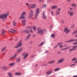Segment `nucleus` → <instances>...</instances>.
Returning a JSON list of instances; mask_svg holds the SVG:
<instances>
[{
  "instance_id": "nucleus-48",
  "label": "nucleus",
  "mask_w": 77,
  "mask_h": 77,
  "mask_svg": "<svg viewBox=\"0 0 77 77\" xmlns=\"http://www.w3.org/2000/svg\"><path fill=\"white\" fill-rule=\"evenodd\" d=\"M47 5H43V8H45V7Z\"/></svg>"
},
{
  "instance_id": "nucleus-43",
  "label": "nucleus",
  "mask_w": 77,
  "mask_h": 77,
  "mask_svg": "<svg viewBox=\"0 0 77 77\" xmlns=\"http://www.w3.org/2000/svg\"><path fill=\"white\" fill-rule=\"evenodd\" d=\"M61 11V9L60 8H57V11H59V12H60V11Z\"/></svg>"
},
{
  "instance_id": "nucleus-63",
  "label": "nucleus",
  "mask_w": 77,
  "mask_h": 77,
  "mask_svg": "<svg viewBox=\"0 0 77 77\" xmlns=\"http://www.w3.org/2000/svg\"><path fill=\"white\" fill-rule=\"evenodd\" d=\"M5 54V52H4V53H3V55H4V54Z\"/></svg>"
},
{
  "instance_id": "nucleus-62",
  "label": "nucleus",
  "mask_w": 77,
  "mask_h": 77,
  "mask_svg": "<svg viewBox=\"0 0 77 77\" xmlns=\"http://www.w3.org/2000/svg\"><path fill=\"white\" fill-rule=\"evenodd\" d=\"M35 36H36L35 35H33V37H35Z\"/></svg>"
},
{
  "instance_id": "nucleus-56",
  "label": "nucleus",
  "mask_w": 77,
  "mask_h": 77,
  "mask_svg": "<svg viewBox=\"0 0 77 77\" xmlns=\"http://www.w3.org/2000/svg\"><path fill=\"white\" fill-rule=\"evenodd\" d=\"M77 34L75 35V38H77Z\"/></svg>"
},
{
  "instance_id": "nucleus-49",
  "label": "nucleus",
  "mask_w": 77,
  "mask_h": 77,
  "mask_svg": "<svg viewBox=\"0 0 77 77\" xmlns=\"http://www.w3.org/2000/svg\"><path fill=\"white\" fill-rule=\"evenodd\" d=\"M29 29H33V27H32V26H31L29 27Z\"/></svg>"
},
{
  "instance_id": "nucleus-18",
  "label": "nucleus",
  "mask_w": 77,
  "mask_h": 77,
  "mask_svg": "<svg viewBox=\"0 0 77 77\" xmlns=\"http://www.w3.org/2000/svg\"><path fill=\"white\" fill-rule=\"evenodd\" d=\"M52 9H55L56 8H57V6L56 5H54L51 7Z\"/></svg>"
},
{
  "instance_id": "nucleus-23",
  "label": "nucleus",
  "mask_w": 77,
  "mask_h": 77,
  "mask_svg": "<svg viewBox=\"0 0 77 77\" xmlns=\"http://www.w3.org/2000/svg\"><path fill=\"white\" fill-rule=\"evenodd\" d=\"M44 43H45V42H42L40 44L38 45V46L39 47H41V46H42V45H43Z\"/></svg>"
},
{
  "instance_id": "nucleus-46",
  "label": "nucleus",
  "mask_w": 77,
  "mask_h": 77,
  "mask_svg": "<svg viewBox=\"0 0 77 77\" xmlns=\"http://www.w3.org/2000/svg\"><path fill=\"white\" fill-rule=\"evenodd\" d=\"M57 53L58 54H61V52H58Z\"/></svg>"
},
{
  "instance_id": "nucleus-24",
  "label": "nucleus",
  "mask_w": 77,
  "mask_h": 77,
  "mask_svg": "<svg viewBox=\"0 0 77 77\" xmlns=\"http://www.w3.org/2000/svg\"><path fill=\"white\" fill-rule=\"evenodd\" d=\"M8 74L9 77H12V73L11 72H9L8 73Z\"/></svg>"
},
{
  "instance_id": "nucleus-19",
  "label": "nucleus",
  "mask_w": 77,
  "mask_h": 77,
  "mask_svg": "<svg viewBox=\"0 0 77 77\" xmlns=\"http://www.w3.org/2000/svg\"><path fill=\"white\" fill-rule=\"evenodd\" d=\"M75 41V39H72L66 42H74Z\"/></svg>"
},
{
  "instance_id": "nucleus-21",
  "label": "nucleus",
  "mask_w": 77,
  "mask_h": 77,
  "mask_svg": "<svg viewBox=\"0 0 77 77\" xmlns=\"http://www.w3.org/2000/svg\"><path fill=\"white\" fill-rule=\"evenodd\" d=\"M2 68L3 70H7L8 69V67L5 66H3Z\"/></svg>"
},
{
  "instance_id": "nucleus-41",
  "label": "nucleus",
  "mask_w": 77,
  "mask_h": 77,
  "mask_svg": "<svg viewBox=\"0 0 77 77\" xmlns=\"http://www.w3.org/2000/svg\"><path fill=\"white\" fill-rule=\"evenodd\" d=\"M5 49H6V48H2V51H4L5 50Z\"/></svg>"
},
{
  "instance_id": "nucleus-12",
  "label": "nucleus",
  "mask_w": 77,
  "mask_h": 77,
  "mask_svg": "<svg viewBox=\"0 0 77 77\" xmlns=\"http://www.w3.org/2000/svg\"><path fill=\"white\" fill-rule=\"evenodd\" d=\"M52 72H53V70H50L47 72L46 73V75H47L48 76L50 75L52 73Z\"/></svg>"
},
{
  "instance_id": "nucleus-55",
  "label": "nucleus",
  "mask_w": 77,
  "mask_h": 77,
  "mask_svg": "<svg viewBox=\"0 0 77 77\" xmlns=\"http://www.w3.org/2000/svg\"><path fill=\"white\" fill-rule=\"evenodd\" d=\"M58 45H56V46H55V47L54 48H55H55H56L58 47Z\"/></svg>"
},
{
  "instance_id": "nucleus-27",
  "label": "nucleus",
  "mask_w": 77,
  "mask_h": 77,
  "mask_svg": "<svg viewBox=\"0 0 77 77\" xmlns=\"http://www.w3.org/2000/svg\"><path fill=\"white\" fill-rule=\"evenodd\" d=\"M55 61L54 60H53L49 62L48 63V64H51V63H54L55 62Z\"/></svg>"
},
{
  "instance_id": "nucleus-22",
  "label": "nucleus",
  "mask_w": 77,
  "mask_h": 77,
  "mask_svg": "<svg viewBox=\"0 0 77 77\" xmlns=\"http://www.w3.org/2000/svg\"><path fill=\"white\" fill-rule=\"evenodd\" d=\"M15 75H21V73L20 72H16L15 73Z\"/></svg>"
},
{
  "instance_id": "nucleus-31",
  "label": "nucleus",
  "mask_w": 77,
  "mask_h": 77,
  "mask_svg": "<svg viewBox=\"0 0 77 77\" xmlns=\"http://www.w3.org/2000/svg\"><path fill=\"white\" fill-rule=\"evenodd\" d=\"M76 33H77V30L74 31L72 33V35H75V34H76Z\"/></svg>"
},
{
  "instance_id": "nucleus-36",
  "label": "nucleus",
  "mask_w": 77,
  "mask_h": 77,
  "mask_svg": "<svg viewBox=\"0 0 77 77\" xmlns=\"http://www.w3.org/2000/svg\"><path fill=\"white\" fill-rule=\"evenodd\" d=\"M71 6H73V7H76V5L75 4H73L71 5Z\"/></svg>"
},
{
  "instance_id": "nucleus-20",
  "label": "nucleus",
  "mask_w": 77,
  "mask_h": 77,
  "mask_svg": "<svg viewBox=\"0 0 77 77\" xmlns=\"http://www.w3.org/2000/svg\"><path fill=\"white\" fill-rule=\"evenodd\" d=\"M11 30L12 31H9V32H11V33H14L15 32H17V30H15L13 29H11Z\"/></svg>"
},
{
  "instance_id": "nucleus-44",
  "label": "nucleus",
  "mask_w": 77,
  "mask_h": 77,
  "mask_svg": "<svg viewBox=\"0 0 77 77\" xmlns=\"http://www.w3.org/2000/svg\"><path fill=\"white\" fill-rule=\"evenodd\" d=\"M59 48H63V45H61L59 46Z\"/></svg>"
},
{
  "instance_id": "nucleus-37",
  "label": "nucleus",
  "mask_w": 77,
  "mask_h": 77,
  "mask_svg": "<svg viewBox=\"0 0 77 77\" xmlns=\"http://www.w3.org/2000/svg\"><path fill=\"white\" fill-rule=\"evenodd\" d=\"M77 60V58H72V61H75V60Z\"/></svg>"
},
{
  "instance_id": "nucleus-53",
  "label": "nucleus",
  "mask_w": 77,
  "mask_h": 77,
  "mask_svg": "<svg viewBox=\"0 0 77 77\" xmlns=\"http://www.w3.org/2000/svg\"><path fill=\"white\" fill-rule=\"evenodd\" d=\"M73 45H76V42H75V43H73Z\"/></svg>"
},
{
  "instance_id": "nucleus-32",
  "label": "nucleus",
  "mask_w": 77,
  "mask_h": 77,
  "mask_svg": "<svg viewBox=\"0 0 77 77\" xmlns=\"http://www.w3.org/2000/svg\"><path fill=\"white\" fill-rule=\"evenodd\" d=\"M14 64H15V63H11L9 64V66H13V65H14Z\"/></svg>"
},
{
  "instance_id": "nucleus-11",
  "label": "nucleus",
  "mask_w": 77,
  "mask_h": 77,
  "mask_svg": "<svg viewBox=\"0 0 77 77\" xmlns=\"http://www.w3.org/2000/svg\"><path fill=\"white\" fill-rule=\"evenodd\" d=\"M67 12L70 16H72L74 14V13L73 12L70 11H68Z\"/></svg>"
},
{
  "instance_id": "nucleus-16",
  "label": "nucleus",
  "mask_w": 77,
  "mask_h": 77,
  "mask_svg": "<svg viewBox=\"0 0 77 77\" xmlns=\"http://www.w3.org/2000/svg\"><path fill=\"white\" fill-rule=\"evenodd\" d=\"M30 36H31V34H29L27 36V37H26V38L25 39V41H27V40H29V39Z\"/></svg>"
},
{
  "instance_id": "nucleus-10",
  "label": "nucleus",
  "mask_w": 77,
  "mask_h": 77,
  "mask_svg": "<svg viewBox=\"0 0 77 77\" xmlns=\"http://www.w3.org/2000/svg\"><path fill=\"white\" fill-rule=\"evenodd\" d=\"M28 55L29 54L28 53L26 54V53H23L22 54V56H23L24 55H25V56H24V57H23V59H26V57H27V56H28Z\"/></svg>"
},
{
  "instance_id": "nucleus-30",
  "label": "nucleus",
  "mask_w": 77,
  "mask_h": 77,
  "mask_svg": "<svg viewBox=\"0 0 77 77\" xmlns=\"http://www.w3.org/2000/svg\"><path fill=\"white\" fill-rule=\"evenodd\" d=\"M51 36L52 38H55V35L54 34H51Z\"/></svg>"
},
{
  "instance_id": "nucleus-29",
  "label": "nucleus",
  "mask_w": 77,
  "mask_h": 77,
  "mask_svg": "<svg viewBox=\"0 0 77 77\" xmlns=\"http://www.w3.org/2000/svg\"><path fill=\"white\" fill-rule=\"evenodd\" d=\"M77 46H73L72 48L73 50H76L77 49Z\"/></svg>"
},
{
  "instance_id": "nucleus-26",
  "label": "nucleus",
  "mask_w": 77,
  "mask_h": 77,
  "mask_svg": "<svg viewBox=\"0 0 77 77\" xmlns=\"http://www.w3.org/2000/svg\"><path fill=\"white\" fill-rule=\"evenodd\" d=\"M17 57V54H14V56L11 57L10 58V59H15V57Z\"/></svg>"
},
{
  "instance_id": "nucleus-60",
  "label": "nucleus",
  "mask_w": 77,
  "mask_h": 77,
  "mask_svg": "<svg viewBox=\"0 0 77 77\" xmlns=\"http://www.w3.org/2000/svg\"><path fill=\"white\" fill-rule=\"evenodd\" d=\"M43 0H39V2H41Z\"/></svg>"
},
{
  "instance_id": "nucleus-3",
  "label": "nucleus",
  "mask_w": 77,
  "mask_h": 77,
  "mask_svg": "<svg viewBox=\"0 0 77 77\" xmlns=\"http://www.w3.org/2000/svg\"><path fill=\"white\" fill-rule=\"evenodd\" d=\"M38 34H40L41 35H42V34L44 33L45 32H46L45 29H43L40 28H39L37 29Z\"/></svg>"
},
{
  "instance_id": "nucleus-9",
  "label": "nucleus",
  "mask_w": 77,
  "mask_h": 77,
  "mask_svg": "<svg viewBox=\"0 0 77 77\" xmlns=\"http://www.w3.org/2000/svg\"><path fill=\"white\" fill-rule=\"evenodd\" d=\"M64 60V58H62L60 59L57 62V64H59L60 63H62L63 61Z\"/></svg>"
},
{
  "instance_id": "nucleus-4",
  "label": "nucleus",
  "mask_w": 77,
  "mask_h": 77,
  "mask_svg": "<svg viewBox=\"0 0 77 77\" xmlns=\"http://www.w3.org/2000/svg\"><path fill=\"white\" fill-rule=\"evenodd\" d=\"M22 40H20V41L17 43V45L14 46L13 47L14 48H19L20 47H21L22 45Z\"/></svg>"
},
{
  "instance_id": "nucleus-51",
  "label": "nucleus",
  "mask_w": 77,
  "mask_h": 77,
  "mask_svg": "<svg viewBox=\"0 0 77 77\" xmlns=\"http://www.w3.org/2000/svg\"><path fill=\"white\" fill-rule=\"evenodd\" d=\"M69 9L70 10H73V8H71V7H70L69 8Z\"/></svg>"
},
{
  "instance_id": "nucleus-5",
  "label": "nucleus",
  "mask_w": 77,
  "mask_h": 77,
  "mask_svg": "<svg viewBox=\"0 0 77 77\" xmlns=\"http://www.w3.org/2000/svg\"><path fill=\"white\" fill-rule=\"evenodd\" d=\"M39 14V8H37L35 10V18L36 19L38 17V14Z\"/></svg>"
},
{
  "instance_id": "nucleus-45",
  "label": "nucleus",
  "mask_w": 77,
  "mask_h": 77,
  "mask_svg": "<svg viewBox=\"0 0 77 77\" xmlns=\"http://www.w3.org/2000/svg\"><path fill=\"white\" fill-rule=\"evenodd\" d=\"M30 32L31 33H33V30H30Z\"/></svg>"
},
{
  "instance_id": "nucleus-33",
  "label": "nucleus",
  "mask_w": 77,
  "mask_h": 77,
  "mask_svg": "<svg viewBox=\"0 0 77 77\" xmlns=\"http://www.w3.org/2000/svg\"><path fill=\"white\" fill-rule=\"evenodd\" d=\"M5 30H2V35H4L5 33Z\"/></svg>"
},
{
  "instance_id": "nucleus-58",
  "label": "nucleus",
  "mask_w": 77,
  "mask_h": 77,
  "mask_svg": "<svg viewBox=\"0 0 77 77\" xmlns=\"http://www.w3.org/2000/svg\"><path fill=\"white\" fill-rule=\"evenodd\" d=\"M73 77H77V75H74L73 76Z\"/></svg>"
},
{
  "instance_id": "nucleus-6",
  "label": "nucleus",
  "mask_w": 77,
  "mask_h": 77,
  "mask_svg": "<svg viewBox=\"0 0 77 77\" xmlns=\"http://www.w3.org/2000/svg\"><path fill=\"white\" fill-rule=\"evenodd\" d=\"M34 15V11L32 10H30L29 15V18H31L32 17H33Z\"/></svg>"
},
{
  "instance_id": "nucleus-42",
  "label": "nucleus",
  "mask_w": 77,
  "mask_h": 77,
  "mask_svg": "<svg viewBox=\"0 0 77 77\" xmlns=\"http://www.w3.org/2000/svg\"><path fill=\"white\" fill-rule=\"evenodd\" d=\"M51 15L52 16H53V14H54V12L52 11H51Z\"/></svg>"
},
{
  "instance_id": "nucleus-25",
  "label": "nucleus",
  "mask_w": 77,
  "mask_h": 77,
  "mask_svg": "<svg viewBox=\"0 0 77 77\" xmlns=\"http://www.w3.org/2000/svg\"><path fill=\"white\" fill-rule=\"evenodd\" d=\"M60 13V11H56V12L55 13L56 15H59V14Z\"/></svg>"
},
{
  "instance_id": "nucleus-15",
  "label": "nucleus",
  "mask_w": 77,
  "mask_h": 77,
  "mask_svg": "<svg viewBox=\"0 0 77 77\" xmlns=\"http://www.w3.org/2000/svg\"><path fill=\"white\" fill-rule=\"evenodd\" d=\"M22 21L23 26H26V20H23Z\"/></svg>"
},
{
  "instance_id": "nucleus-8",
  "label": "nucleus",
  "mask_w": 77,
  "mask_h": 77,
  "mask_svg": "<svg viewBox=\"0 0 77 77\" xmlns=\"http://www.w3.org/2000/svg\"><path fill=\"white\" fill-rule=\"evenodd\" d=\"M70 29H68V27H66L63 30L64 32V33H65L66 34H67L69 32H70Z\"/></svg>"
},
{
  "instance_id": "nucleus-57",
  "label": "nucleus",
  "mask_w": 77,
  "mask_h": 77,
  "mask_svg": "<svg viewBox=\"0 0 77 77\" xmlns=\"http://www.w3.org/2000/svg\"><path fill=\"white\" fill-rule=\"evenodd\" d=\"M66 46H67V45H66V44H65V45H64V47H66Z\"/></svg>"
},
{
  "instance_id": "nucleus-64",
  "label": "nucleus",
  "mask_w": 77,
  "mask_h": 77,
  "mask_svg": "<svg viewBox=\"0 0 77 77\" xmlns=\"http://www.w3.org/2000/svg\"><path fill=\"white\" fill-rule=\"evenodd\" d=\"M77 60L76 61H75V62H74V63H77Z\"/></svg>"
},
{
  "instance_id": "nucleus-52",
  "label": "nucleus",
  "mask_w": 77,
  "mask_h": 77,
  "mask_svg": "<svg viewBox=\"0 0 77 77\" xmlns=\"http://www.w3.org/2000/svg\"><path fill=\"white\" fill-rule=\"evenodd\" d=\"M48 51H45V53H48Z\"/></svg>"
},
{
  "instance_id": "nucleus-40",
  "label": "nucleus",
  "mask_w": 77,
  "mask_h": 77,
  "mask_svg": "<svg viewBox=\"0 0 77 77\" xmlns=\"http://www.w3.org/2000/svg\"><path fill=\"white\" fill-rule=\"evenodd\" d=\"M33 29L34 31H36V26H34L33 27Z\"/></svg>"
},
{
  "instance_id": "nucleus-35",
  "label": "nucleus",
  "mask_w": 77,
  "mask_h": 77,
  "mask_svg": "<svg viewBox=\"0 0 77 77\" xmlns=\"http://www.w3.org/2000/svg\"><path fill=\"white\" fill-rule=\"evenodd\" d=\"M20 59H21L20 58H18L16 60L17 62H20Z\"/></svg>"
},
{
  "instance_id": "nucleus-34",
  "label": "nucleus",
  "mask_w": 77,
  "mask_h": 77,
  "mask_svg": "<svg viewBox=\"0 0 77 77\" xmlns=\"http://www.w3.org/2000/svg\"><path fill=\"white\" fill-rule=\"evenodd\" d=\"M71 46H69L68 47L64 48V49L65 50H67V49H69V48H71Z\"/></svg>"
},
{
  "instance_id": "nucleus-13",
  "label": "nucleus",
  "mask_w": 77,
  "mask_h": 77,
  "mask_svg": "<svg viewBox=\"0 0 77 77\" xmlns=\"http://www.w3.org/2000/svg\"><path fill=\"white\" fill-rule=\"evenodd\" d=\"M42 18L43 19H44L45 20H46V19L47 18V17L46 15H45V12H44V11H43V13Z\"/></svg>"
},
{
  "instance_id": "nucleus-28",
  "label": "nucleus",
  "mask_w": 77,
  "mask_h": 77,
  "mask_svg": "<svg viewBox=\"0 0 77 77\" xmlns=\"http://www.w3.org/2000/svg\"><path fill=\"white\" fill-rule=\"evenodd\" d=\"M60 69L59 68H57L54 69V71H59V70H60Z\"/></svg>"
},
{
  "instance_id": "nucleus-39",
  "label": "nucleus",
  "mask_w": 77,
  "mask_h": 77,
  "mask_svg": "<svg viewBox=\"0 0 77 77\" xmlns=\"http://www.w3.org/2000/svg\"><path fill=\"white\" fill-rule=\"evenodd\" d=\"M72 51H74V50H73L72 48L70 49L69 50V52H71Z\"/></svg>"
},
{
  "instance_id": "nucleus-17",
  "label": "nucleus",
  "mask_w": 77,
  "mask_h": 77,
  "mask_svg": "<svg viewBox=\"0 0 77 77\" xmlns=\"http://www.w3.org/2000/svg\"><path fill=\"white\" fill-rule=\"evenodd\" d=\"M22 32V33H23V32H25V33H29V31L27 29H26L23 30Z\"/></svg>"
},
{
  "instance_id": "nucleus-14",
  "label": "nucleus",
  "mask_w": 77,
  "mask_h": 77,
  "mask_svg": "<svg viewBox=\"0 0 77 77\" xmlns=\"http://www.w3.org/2000/svg\"><path fill=\"white\" fill-rule=\"evenodd\" d=\"M23 48H20L19 49L17 50V53H21V52L22 51H23Z\"/></svg>"
},
{
  "instance_id": "nucleus-7",
  "label": "nucleus",
  "mask_w": 77,
  "mask_h": 77,
  "mask_svg": "<svg viewBox=\"0 0 77 77\" xmlns=\"http://www.w3.org/2000/svg\"><path fill=\"white\" fill-rule=\"evenodd\" d=\"M26 15V12H22L21 14V16L20 17V19H24L26 18V17H24Z\"/></svg>"
},
{
  "instance_id": "nucleus-61",
  "label": "nucleus",
  "mask_w": 77,
  "mask_h": 77,
  "mask_svg": "<svg viewBox=\"0 0 77 77\" xmlns=\"http://www.w3.org/2000/svg\"><path fill=\"white\" fill-rule=\"evenodd\" d=\"M75 40L76 42H77V39H75Z\"/></svg>"
},
{
  "instance_id": "nucleus-54",
  "label": "nucleus",
  "mask_w": 77,
  "mask_h": 77,
  "mask_svg": "<svg viewBox=\"0 0 77 77\" xmlns=\"http://www.w3.org/2000/svg\"><path fill=\"white\" fill-rule=\"evenodd\" d=\"M62 43H60L58 44V45H60V44H62Z\"/></svg>"
},
{
  "instance_id": "nucleus-59",
  "label": "nucleus",
  "mask_w": 77,
  "mask_h": 77,
  "mask_svg": "<svg viewBox=\"0 0 77 77\" xmlns=\"http://www.w3.org/2000/svg\"><path fill=\"white\" fill-rule=\"evenodd\" d=\"M65 50V48H64V49H61V50L62 51H63V50Z\"/></svg>"
},
{
  "instance_id": "nucleus-2",
  "label": "nucleus",
  "mask_w": 77,
  "mask_h": 77,
  "mask_svg": "<svg viewBox=\"0 0 77 77\" xmlns=\"http://www.w3.org/2000/svg\"><path fill=\"white\" fill-rule=\"evenodd\" d=\"M9 14V13L7 12L6 14L0 15V19H6Z\"/></svg>"
},
{
  "instance_id": "nucleus-50",
  "label": "nucleus",
  "mask_w": 77,
  "mask_h": 77,
  "mask_svg": "<svg viewBox=\"0 0 77 77\" xmlns=\"http://www.w3.org/2000/svg\"><path fill=\"white\" fill-rule=\"evenodd\" d=\"M75 65V64H72L70 66H74Z\"/></svg>"
},
{
  "instance_id": "nucleus-47",
  "label": "nucleus",
  "mask_w": 77,
  "mask_h": 77,
  "mask_svg": "<svg viewBox=\"0 0 77 77\" xmlns=\"http://www.w3.org/2000/svg\"><path fill=\"white\" fill-rule=\"evenodd\" d=\"M75 26V25L73 24V25L71 26V28H73V27H74V26Z\"/></svg>"
},
{
  "instance_id": "nucleus-38",
  "label": "nucleus",
  "mask_w": 77,
  "mask_h": 77,
  "mask_svg": "<svg viewBox=\"0 0 77 77\" xmlns=\"http://www.w3.org/2000/svg\"><path fill=\"white\" fill-rule=\"evenodd\" d=\"M16 22H15V21H14L13 22V25L14 26H15L16 25Z\"/></svg>"
},
{
  "instance_id": "nucleus-1",
  "label": "nucleus",
  "mask_w": 77,
  "mask_h": 77,
  "mask_svg": "<svg viewBox=\"0 0 77 77\" xmlns=\"http://www.w3.org/2000/svg\"><path fill=\"white\" fill-rule=\"evenodd\" d=\"M26 5L28 8H30L31 9H34V8H35L37 6V5L35 3H33L30 4L26 3Z\"/></svg>"
}]
</instances>
